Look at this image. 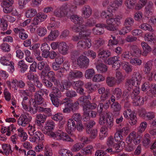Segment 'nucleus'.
Here are the masks:
<instances>
[{"mask_svg": "<svg viewBox=\"0 0 156 156\" xmlns=\"http://www.w3.org/2000/svg\"><path fill=\"white\" fill-rule=\"evenodd\" d=\"M69 100V99L66 100V101L63 102V103H65V105H67L70 107L72 109V111L73 112L76 109L78 108L79 104H80L79 102L78 101H76L74 103H70L68 101Z\"/></svg>", "mask_w": 156, "mask_h": 156, "instance_id": "nucleus-20", "label": "nucleus"}, {"mask_svg": "<svg viewBox=\"0 0 156 156\" xmlns=\"http://www.w3.org/2000/svg\"><path fill=\"white\" fill-rule=\"evenodd\" d=\"M69 47L65 42L62 41L59 43L58 51L59 52L63 55L68 53Z\"/></svg>", "mask_w": 156, "mask_h": 156, "instance_id": "nucleus-13", "label": "nucleus"}, {"mask_svg": "<svg viewBox=\"0 0 156 156\" xmlns=\"http://www.w3.org/2000/svg\"><path fill=\"white\" fill-rule=\"evenodd\" d=\"M32 119L31 116L27 113L22 114L17 120L20 126H25L30 122Z\"/></svg>", "mask_w": 156, "mask_h": 156, "instance_id": "nucleus-3", "label": "nucleus"}, {"mask_svg": "<svg viewBox=\"0 0 156 156\" xmlns=\"http://www.w3.org/2000/svg\"><path fill=\"white\" fill-rule=\"evenodd\" d=\"M95 73L94 70L93 69H89L87 70L85 72V76L87 79H91Z\"/></svg>", "mask_w": 156, "mask_h": 156, "instance_id": "nucleus-33", "label": "nucleus"}, {"mask_svg": "<svg viewBox=\"0 0 156 156\" xmlns=\"http://www.w3.org/2000/svg\"><path fill=\"white\" fill-rule=\"evenodd\" d=\"M27 91H29L30 93H33L35 92L36 88L34 84L31 81H27Z\"/></svg>", "mask_w": 156, "mask_h": 156, "instance_id": "nucleus-45", "label": "nucleus"}, {"mask_svg": "<svg viewBox=\"0 0 156 156\" xmlns=\"http://www.w3.org/2000/svg\"><path fill=\"white\" fill-rule=\"evenodd\" d=\"M46 76L42 75L41 76V78L44 85L47 87H50L52 86L53 84L46 79Z\"/></svg>", "mask_w": 156, "mask_h": 156, "instance_id": "nucleus-35", "label": "nucleus"}, {"mask_svg": "<svg viewBox=\"0 0 156 156\" xmlns=\"http://www.w3.org/2000/svg\"><path fill=\"white\" fill-rule=\"evenodd\" d=\"M144 39L146 41L148 42H154L155 40V37L153 35L152 33H148L145 34Z\"/></svg>", "mask_w": 156, "mask_h": 156, "instance_id": "nucleus-50", "label": "nucleus"}, {"mask_svg": "<svg viewBox=\"0 0 156 156\" xmlns=\"http://www.w3.org/2000/svg\"><path fill=\"white\" fill-rule=\"evenodd\" d=\"M61 156H72L73 154L69 150L66 149H62L61 151Z\"/></svg>", "mask_w": 156, "mask_h": 156, "instance_id": "nucleus-64", "label": "nucleus"}, {"mask_svg": "<svg viewBox=\"0 0 156 156\" xmlns=\"http://www.w3.org/2000/svg\"><path fill=\"white\" fill-rule=\"evenodd\" d=\"M124 145L123 142H121L119 144H115L110 149L108 148V153H111V154L117 153L121 150L123 147L122 145Z\"/></svg>", "mask_w": 156, "mask_h": 156, "instance_id": "nucleus-7", "label": "nucleus"}, {"mask_svg": "<svg viewBox=\"0 0 156 156\" xmlns=\"http://www.w3.org/2000/svg\"><path fill=\"white\" fill-rule=\"evenodd\" d=\"M98 92L99 94H102L101 97V100L104 101L106 100L107 98V92L105 90L104 87H101L98 90Z\"/></svg>", "mask_w": 156, "mask_h": 156, "instance_id": "nucleus-34", "label": "nucleus"}, {"mask_svg": "<svg viewBox=\"0 0 156 156\" xmlns=\"http://www.w3.org/2000/svg\"><path fill=\"white\" fill-rule=\"evenodd\" d=\"M96 68L97 71L100 73L106 72L107 69L106 65L103 63H101L96 65Z\"/></svg>", "mask_w": 156, "mask_h": 156, "instance_id": "nucleus-25", "label": "nucleus"}, {"mask_svg": "<svg viewBox=\"0 0 156 156\" xmlns=\"http://www.w3.org/2000/svg\"><path fill=\"white\" fill-rule=\"evenodd\" d=\"M54 14L55 16L60 18L64 17L67 15L66 12L62 11L60 7L57 8L54 11Z\"/></svg>", "mask_w": 156, "mask_h": 156, "instance_id": "nucleus-28", "label": "nucleus"}, {"mask_svg": "<svg viewBox=\"0 0 156 156\" xmlns=\"http://www.w3.org/2000/svg\"><path fill=\"white\" fill-rule=\"evenodd\" d=\"M84 145L82 143H77L73 145L71 150L74 152H77L79 151L83 147Z\"/></svg>", "mask_w": 156, "mask_h": 156, "instance_id": "nucleus-55", "label": "nucleus"}, {"mask_svg": "<svg viewBox=\"0 0 156 156\" xmlns=\"http://www.w3.org/2000/svg\"><path fill=\"white\" fill-rule=\"evenodd\" d=\"M59 32L57 30L51 31L48 36L43 40V42H49L50 41L55 40L59 35Z\"/></svg>", "mask_w": 156, "mask_h": 156, "instance_id": "nucleus-10", "label": "nucleus"}, {"mask_svg": "<svg viewBox=\"0 0 156 156\" xmlns=\"http://www.w3.org/2000/svg\"><path fill=\"white\" fill-rule=\"evenodd\" d=\"M71 20L75 24H82L83 20L82 18L76 15H72L70 18Z\"/></svg>", "mask_w": 156, "mask_h": 156, "instance_id": "nucleus-30", "label": "nucleus"}, {"mask_svg": "<svg viewBox=\"0 0 156 156\" xmlns=\"http://www.w3.org/2000/svg\"><path fill=\"white\" fill-rule=\"evenodd\" d=\"M44 156H52L53 154L52 150L47 145L44 146Z\"/></svg>", "mask_w": 156, "mask_h": 156, "instance_id": "nucleus-63", "label": "nucleus"}, {"mask_svg": "<svg viewBox=\"0 0 156 156\" xmlns=\"http://www.w3.org/2000/svg\"><path fill=\"white\" fill-rule=\"evenodd\" d=\"M25 75L27 79L30 81L33 80L34 81L35 79L38 76L37 75L34 74L30 71L28 73H26Z\"/></svg>", "mask_w": 156, "mask_h": 156, "instance_id": "nucleus-51", "label": "nucleus"}, {"mask_svg": "<svg viewBox=\"0 0 156 156\" xmlns=\"http://www.w3.org/2000/svg\"><path fill=\"white\" fill-rule=\"evenodd\" d=\"M18 131V135L21 138V140L24 141L27 140V133L22 128H20L17 129Z\"/></svg>", "mask_w": 156, "mask_h": 156, "instance_id": "nucleus-29", "label": "nucleus"}, {"mask_svg": "<svg viewBox=\"0 0 156 156\" xmlns=\"http://www.w3.org/2000/svg\"><path fill=\"white\" fill-rule=\"evenodd\" d=\"M144 71L145 74L148 75L149 77V80H152L153 73L152 72H151L152 66L151 62L149 61L147 62L144 64Z\"/></svg>", "mask_w": 156, "mask_h": 156, "instance_id": "nucleus-6", "label": "nucleus"}, {"mask_svg": "<svg viewBox=\"0 0 156 156\" xmlns=\"http://www.w3.org/2000/svg\"><path fill=\"white\" fill-rule=\"evenodd\" d=\"M55 124L51 120H49L46 121L45 125V128L47 130H51L54 128Z\"/></svg>", "mask_w": 156, "mask_h": 156, "instance_id": "nucleus-32", "label": "nucleus"}, {"mask_svg": "<svg viewBox=\"0 0 156 156\" xmlns=\"http://www.w3.org/2000/svg\"><path fill=\"white\" fill-rule=\"evenodd\" d=\"M4 2L2 3V5L3 7V11L5 13H8L12 11V4L14 3L13 0H6Z\"/></svg>", "mask_w": 156, "mask_h": 156, "instance_id": "nucleus-9", "label": "nucleus"}, {"mask_svg": "<svg viewBox=\"0 0 156 156\" xmlns=\"http://www.w3.org/2000/svg\"><path fill=\"white\" fill-rule=\"evenodd\" d=\"M91 45V41L89 38L81 39L77 43V47L79 50H83L88 49L90 48Z\"/></svg>", "mask_w": 156, "mask_h": 156, "instance_id": "nucleus-2", "label": "nucleus"}, {"mask_svg": "<svg viewBox=\"0 0 156 156\" xmlns=\"http://www.w3.org/2000/svg\"><path fill=\"white\" fill-rule=\"evenodd\" d=\"M133 56L132 53L129 51H125L121 54L120 57L123 60L127 61L131 59Z\"/></svg>", "mask_w": 156, "mask_h": 156, "instance_id": "nucleus-24", "label": "nucleus"}, {"mask_svg": "<svg viewBox=\"0 0 156 156\" xmlns=\"http://www.w3.org/2000/svg\"><path fill=\"white\" fill-rule=\"evenodd\" d=\"M89 60L86 56L81 55L77 59V65L80 68H87L89 65Z\"/></svg>", "mask_w": 156, "mask_h": 156, "instance_id": "nucleus-5", "label": "nucleus"}, {"mask_svg": "<svg viewBox=\"0 0 156 156\" xmlns=\"http://www.w3.org/2000/svg\"><path fill=\"white\" fill-rule=\"evenodd\" d=\"M12 87L14 88L16 90H17L18 87L20 88H23L26 85L24 82L22 80H20L18 81L16 79L12 80Z\"/></svg>", "mask_w": 156, "mask_h": 156, "instance_id": "nucleus-11", "label": "nucleus"}, {"mask_svg": "<svg viewBox=\"0 0 156 156\" xmlns=\"http://www.w3.org/2000/svg\"><path fill=\"white\" fill-rule=\"evenodd\" d=\"M94 150V148L91 145H88L87 147L83 148L81 152L82 153L85 154H91Z\"/></svg>", "mask_w": 156, "mask_h": 156, "instance_id": "nucleus-26", "label": "nucleus"}, {"mask_svg": "<svg viewBox=\"0 0 156 156\" xmlns=\"http://www.w3.org/2000/svg\"><path fill=\"white\" fill-rule=\"evenodd\" d=\"M129 123L131 126L136 124L137 121V118L134 113H132L129 116Z\"/></svg>", "mask_w": 156, "mask_h": 156, "instance_id": "nucleus-31", "label": "nucleus"}, {"mask_svg": "<svg viewBox=\"0 0 156 156\" xmlns=\"http://www.w3.org/2000/svg\"><path fill=\"white\" fill-rule=\"evenodd\" d=\"M70 83L66 80H63L61 84V87L62 89H60V90L63 91L65 89H67L70 86Z\"/></svg>", "mask_w": 156, "mask_h": 156, "instance_id": "nucleus-61", "label": "nucleus"}, {"mask_svg": "<svg viewBox=\"0 0 156 156\" xmlns=\"http://www.w3.org/2000/svg\"><path fill=\"white\" fill-rule=\"evenodd\" d=\"M49 96L51 98V100L53 104L56 107H58L59 104H63V102L66 101V100L69 99L68 98H66L61 102L60 103L59 98L54 97L53 96L54 95L52 94H49Z\"/></svg>", "mask_w": 156, "mask_h": 156, "instance_id": "nucleus-22", "label": "nucleus"}, {"mask_svg": "<svg viewBox=\"0 0 156 156\" xmlns=\"http://www.w3.org/2000/svg\"><path fill=\"white\" fill-rule=\"evenodd\" d=\"M134 19L137 21L143 22V14L140 11H137L134 15Z\"/></svg>", "mask_w": 156, "mask_h": 156, "instance_id": "nucleus-48", "label": "nucleus"}, {"mask_svg": "<svg viewBox=\"0 0 156 156\" xmlns=\"http://www.w3.org/2000/svg\"><path fill=\"white\" fill-rule=\"evenodd\" d=\"M105 77L101 74L95 75L92 77V80L93 82H99L104 81L105 80Z\"/></svg>", "mask_w": 156, "mask_h": 156, "instance_id": "nucleus-37", "label": "nucleus"}, {"mask_svg": "<svg viewBox=\"0 0 156 156\" xmlns=\"http://www.w3.org/2000/svg\"><path fill=\"white\" fill-rule=\"evenodd\" d=\"M91 100L90 96V95L87 96L81 97L80 98L78 101L80 104L83 107V108H84L86 109V107L90 102L89 100Z\"/></svg>", "mask_w": 156, "mask_h": 156, "instance_id": "nucleus-16", "label": "nucleus"}, {"mask_svg": "<svg viewBox=\"0 0 156 156\" xmlns=\"http://www.w3.org/2000/svg\"><path fill=\"white\" fill-rule=\"evenodd\" d=\"M132 28L128 26H126L122 28L121 30L119 32V34L120 35H124L126 34L129 32L131 31Z\"/></svg>", "mask_w": 156, "mask_h": 156, "instance_id": "nucleus-49", "label": "nucleus"}, {"mask_svg": "<svg viewBox=\"0 0 156 156\" xmlns=\"http://www.w3.org/2000/svg\"><path fill=\"white\" fill-rule=\"evenodd\" d=\"M111 108L114 112H119L121 109V105L117 102H113L111 106Z\"/></svg>", "mask_w": 156, "mask_h": 156, "instance_id": "nucleus-39", "label": "nucleus"}, {"mask_svg": "<svg viewBox=\"0 0 156 156\" xmlns=\"http://www.w3.org/2000/svg\"><path fill=\"white\" fill-rule=\"evenodd\" d=\"M2 148L4 151L3 154L4 153L6 155H8L9 154L12 153V151L11 150V147L9 144H2Z\"/></svg>", "mask_w": 156, "mask_h": 156, "instance_id": "nucleus-27", "label": "nucleus"}, {"mask_svg": "<svg viewBox=\"0 0 156 156\" xmlns=\"http://www.w3.org/2000/svg\"><path fill=\"white\" fill-rule=\"evenodd\" d=\"M141 44L143 50L142 55L144 56H146L151 51V49L150 47L145 42H142Z\"/></svg>", "mask_w": 156, "mask_h": 156, "instance_id": "nucleus-21", "label": "nucleus"}, {"mask_svg": "<svg viewBox=\"0 0 156 156\" xmlns=\"http://www.w3.org/2000/svg\"><path fill=\"white\" fill-rule=\"evenodd\" d=\"M99 123L101 125H107V118L106 116L101 115H100Z\"/></svg>", "mask_w": 156, "mask_h": 156, "instance_id": "nucleus-62", "label": "nucleus"}, {"mask_svg": "<svg viewBox=\"0 0 156 156\" xmlns=\"http://www.w3.org/2000/svg\"><path fill=\"white\" fill-rule=\"evenodd\" d=\"M33 136L30 137L29 140L32 142H37L38 141H42L44 139V135L40 131L36 132Z\"/></svg>", "mask_w": 156, "mask_h": 156, "instance_id": "nucleus-8", "label": "nucleus"}, {"mask_svg": "<svg viewBox=\"0 0 156 156\" xmlns=\"http://www.w3.org/2000/svg\"><path fill=\"white\" fill-rule=\"evenodd\" d=\"M67 126L66 130L69 134H71L72 132L76 129V124L75 122L72 119H70L68 120Z\"/></svg>", "mask_w": 156, "mask_h": 156, "instance_id": "nucleus-14", "label": "nucleus"}, {"mask_svg": "<svg viewBox=\"0 0 156 156\" xmlns=\"http://www.w3.org/2000/svg\"><path fill=\"white\" fill-rule=\"evenodd\" d=\"M112 94L115 96L117 99H119L121 97L122 94V90L119 88H115L112 91Z\"/></svg>", "mask_w": 156, "mask_h": 156, "instance_id": "nucleus-53", "label": "nucleus"}, {"mask_svg": "<svg viewBox=\"0 0 156 156\" xmlns=\"http://www.w3.org/2000/svg\"><path fill=\"white\" fill-rule=\"evenodd\" d=\"M83 120L84 121H87L90 119V116L89 114L90 111H87L85 108H83Z\"/></svg>", "mask_w": 156, "mask_h": 156, "instance_id": "nucleus-52", "label": "nucleus"}, {"mask_svg": "<svg viewBox=\"0 0 156 156\" xmlns=\"http://www.w3.org/2000/svg\"><path fill=\"white\" fill-rule=\"evenodd\" d=\"M28 134L30 137L33 136L36 132V128L34 126L29 125L27 128Z\"/></svg>", "mask_w": 156, "mask_h": 156, "instance_id": "nucleus-44", "label": "nucleus"}, {"mask_svg": "<svg viewBox=\"0 0 156 156\" xmlns=\"http://www.w3.org/2000/svg\"><path fill=\"white\" fill-rule=\"evenodd\" d=\"M60 8L62 11L66 12L67 15L69 11L73 12L76 9V6L66 4H63Z\"/></svg>", "mask_w": 156, "mask_h": 156, "instance_id": "nucleus-18", "label": "nucleus"}, {"mask_svg": "<svg viewBox=\"0 0 156 156\" xmlns=\"http://www.w3.org/2000/svg\"><path fill=\"white\" fill-rule=\"evenodd\" d=\"M97 86V85H93L91 82H88L85 85V87L91 91L95 90Z\"/></svg>", "mask_w": 156, "mask_h": 156, "instance_id": "nucleus-47", "label": "nucleus"}, {"mask_svg": "<svg viewBox=\"0 0 156 156\" xmlns=\"http://www.w3.org/2000/svg\"><path fill=\"white\" fill-rule=\"evenodd\" d=\"M37 14L36 10L30 8L27 10L25 13V16L27 18H31Z\"/></svg>", "mask_w": 156, "mask_h": 156, "instance_id": "nucleus-38", "label": "nucleus"}, {"mask_svg": "<svg viewBox=\"0 0 156 156\" xmlns=\"http://www.w3.org/2000/svg\"><path fill=\"white\" fill-rule=\"evenodd\" d=\"M6 18H5L4 16L1 19L0 27L2 29L4 30L7 29L8 24L6 21Z\"/></svg>", "mask_w": 156, "mask_h": 156, "instance_id": "nucleus-60", "label": "nucleus"}, {"mask_svg": "<svg viewBox=\"0 0 156 156\" xmlns=\"http://www.w3.org/2000/svg\"><path fill=\"white\" fill-rule=\"evenodd\" d=\"M82 72L78 70H71L68 74V77L72 79H80L83 77Z\"/></svg>", "mask_w": 156, "mask_h": 156, "instance_id": "nucleus-15", "label": "nucleus"}, {"mask_svg": "<svg viewBox=\"0 0 156 156\" xmlns=\"http://www.w3.org/2000/svg\"><path fill=\"white\" fill-rule=\"evenodd\" d=\"M41 47V49L42 52V55L43 57H46L47 56V53L50 50V47L46 43L47 42H44Z\"/></svg>", "mask_w": 156, "mask_h": 156, "instance_id": "nucleus-19", "label": "nucleus"}, {"mask_svg": "<svg viewBox=\"0 0 156 156\" xmlns=\"http://www.w3.org/2000/svg\"><path fill=\"white\" fill-rule=\"evenodd\" d=\"M48 135L56 140H62L66 141L73 142V140L70 138L66 133L61 130H58L55 133L49 131L47 133Z\"/></svg>", "mask_w": 156, "mask_h": 156, "instance_id": "nucleus-1", "label": "nucleus"}, {"mask_svg": "<svg viewBox=\"0 0 156 156\" xmlns=\"http://www.w3.org/2000/svg\"><path fill=\"white\" fill-rule=\"evenodd\" d=\"M130 129L128 127H124L122 129L119 128L115 134L114 138L116 141L120 142L122 141L123 137L121 134L123 133L124 135H126L129 132Z\"/></svg>", "mask_w": 156, "mask_h": 156, "instance_id": "nucleus-4", "label": "nucleus"}, {"mask_svg": "<svg viewBox=\"0 0 156 156\" xmlns=\"http://www.w3.org/2000/svg\"><path fill=\"white\" fill-rule=\"evenodd\" d=\"M134 20L131 17L127 18L124 22V25L125 26H128L131 27L133 24Z\"/></svg>", "mask_w": 156, "mask_h": 156, "instance_id": "nucleus-58", "label": "nucleus"}, {"mask_svg": "<svg viewBox=\"0 0 156 156\" xmlns=\"http://www.w3.org/2000/svg\"><path fill=\"white\" fill-rule=\"evenodd\" d=\"M139 93V88L138 87H136L131 92L130 94V97L133 100L136 98L137 96H139L138 95Z\"/></svg>", "mask_w": 156, "mask_h": 156, "instance_id": "nucleus-41", "label": "nucleus"}, {"mask_svg": "<svg viewBox=\"0 0 156 156\" xmlns=\"http://www.w3.org/2000/svg\"><path fill=\"white\" fill-rule=\"evenodd\" d=\"M151 141V138L150 135L148 134H145L143 138V143L144 145L146 146L149 145Z\"/></svg>", "mask_w": 156, "mask_h": 156, "instance_id": "nucleus-40", "label": "nucleus"}, {"mask_svg": "<svg viewBox=\"0 0 156 156\" xmlns=\"http://www.w3.org/2000/svg\"><path fill=\"white\" fill-rule=\"evenodd\" d=\"M82 15L85 18L89 17L92 14V10L88 5H85L81 9Z\"/></svg>", "mask_w": 156, "mask_h": 156, "instance_id": "nucleus-17", "label": "nucleus"}, {"mask_svg": "<svg viewBox=\"0 0 156 156\" xmlns=\"http://www.w3.org/2000/svg\"><path fill=\"white\" fill-rule=\"evenodd\" d=\"M123 0H116L115 2H111L109 5V6L112 8L117 7L121 5L122 3V2Z\"/></svg>", "mask_w": 156, "mask_h": 156, "instance_id": "nucleus-54", "label": "nucleus"}, {"mask_svg": "<svg viewBox=\"0 0 156 156\" xmlns=\"http://www.w3.org/2000/svg\"><path fill=\"white\" fill-rule=\"evenodd\" d=\"M72 84L75 89H78L83 85L84 83L82 81L79 80L73 82Z\"/></svg>", "mask_w": 156, "mask_h": 156, "instance_id": "nucleus-59", "label": "nucleus"}, {"mask_svg": "<svg viewBox=\"0 0 156 156\" xmlns=\"http://www.w3.org/2000/svg\"><path fill=\"white\" fill-rule=\"evenodd\" d=\"M133 101L135 103V105L137 106H140L144 103V98L142 96H137L135 99L133 100Z\"/></svg>", "mask_w": 156, "mask_h": 156, "instance_id": "nucleus-43", "label": "nucleus"}, {"mask_svg": "<svg viewBox=\"0 0 156 156\" xmlns=\"http://www.w3.org/2000/svg\"><path fill=\"white\" fill-rule=\"evenodd\" d=\"M35 101L37 104H41L43 102V98L42 96L39 95L38 94L35 93L34 94Z\"/></svg>", "mask_w": 156, "mask_h": 156, "instance_id": "nucleus-56", "label": "nucleus"}, {"mask_svg": "<svg viewBox=\"0 0 156 156\" xmlns=\"http://www.w3.org/2000/svg\"><path fill=\"white\" fill-rule=\"evenodd\" d=\"M131 47L133 53L137 56H140L142 54L141 51L136 46L132 45L131 46Z\"/></svg>", "mask_w": 156, "mask_h": 156, "instance_id": "nucleus-57", "label": "nucleus"}, {"mask_svg": "<svg viewBox=\"0 0 156 156\" xmlns=\"http://www.w3.org/2000/svg\"><path fill=\"white\" fill-rule=\"evenodd\" d=\"M90 34V32L87 33V31L80 32L79 35H74L72 37V40L74 42L78 41L81 39H83L89 36Z\"/></svg>", "mask_w": 156, "mask_h": 156, "instance_id": "nucleus-12", "label": "nucleus"}, {"mask_svg": "<svg viewBox=\"0 0 156 156\" xmlns=\"http://www.w3.org/2000/svg\"><path fill=\"white\" fill-rule=\"evenodd\" d=\"M139 27L145 30H147L151 32L154 31L152 26L147 23H143L140 25Z\"/></svg>", "mask_w": 156, "mask_h": 156, "instance_id": "nucleus-42", "label": "nucleus"}, {"mask_svg": "<svg viewBox=\"0 0 156 156\" xmlns=\"http://www.w3.org/2000/svg\"><path fill=\"white\" fill-rule=\"evenodd\" d=\"M136 138V133L135 131H133L130 133L126 139V142L127 143L129 144L131 143L132 141Z\"/></svg>", "mask_w": 156, "mask_h": 156, "instance_id": "nucleus-46", "label": "nucleus"}, {"mask_svg": "<svg viewBox=\"0 0 156 156\" xmlns=\"http://www.w3.org/2000/svg\"><path fill=\"white\" fill-rule=\"evenodd\" d=\"M98 55L101 58H102V60L105 63H106L107 62V53L104 50L101 49L99 51Z\"/></svg>", "mask_w": 156, "mask_h": 156, "instance_id": "nucleus-36", "label": "nucleus"}, {"mask_svg": "<svg viewBox=\"0 0 156 156\" xmlns=\"http://www.w3.org/2000/svg\"><path fill=\"white\" fill-rule=\"evenodd\" d=\"M73 31L75 32H82L83 31H86L85 30V26L82 25V24H76L72 27Z\"/></svg>", "mask_w": 156, "mask_h": 156, "instance_id": "nucleus-23", "label": "nucleus"}]
</instances>
